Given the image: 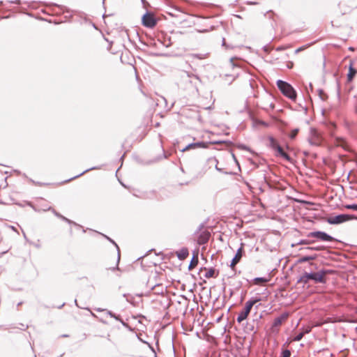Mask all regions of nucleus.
Wrapping results in <instances>:
<instances>
[{
	"instance_id": "obj_1",
	"label": "nucleus",
	"mask_w": 357,
	"mask_h": 357,
	"mask_svg": "<svg viewBox=\"0 0 357 357\" xmlns=\"http://www.w3.org/2000/svg\"><path fill=\"white\" fill-rule=\"evenodd\" d=\"M328 271L327 270H320L316 273H307L305 272L298 280V283H302L303 284H306L310 280H313L316 283H322L325 284L326 282V280L325 276L328 273Z\"/></svg>"
},
{
	"instance_id": "obj_2",
	"label": "nucleus",
	"mask_w": 357,
	"mask_h": 357,
	"mask_svg": "<svg viewBox=\"0 0 357 357\" xmlns=\"http://www.w3.org/2000/svg\"><path fill=\"white\" fill-rule=\"evenodd\" d=\"M277 86L284 96L292 100H296V92L290 84L279 79L277 81Z\"/></svg>"
},
{
	"instance_id": "obj_3",
	"label": "nucleus",
	"mask_w": 357,
	"mask_h": 357,
	"mask_svg": "<svg viewBox=\"0 0 357 357\" xmlns=\"http://www.w3.org/2000/svg\"><path fill=\"white\" fill-rule=\"evenodd\" d=\"M259 301L260 298H252L250 300L248 301L245 304L244 309L238 314L236 319L237 321L241 323L246 319L253 305Z\"/></svg>"
},
{
	"instance_id": "obj_4",
	"label": "nucleus",
	"mask_w": 357,
	"mask_h": 357,
	"mask_svg": "<svg viewBox=\"0 0 357 357\" xmlns=\"http://www.w3.org/2000/svg\"><path fill=\"white\" fill-rule=\"evenodd\" d=\"M268 146L272 149H273L274 151H275L277 152L276 155L280 156V157L285 159L286 160H288V161L290 160V157L289 156V155L284 151L282 148L278 144V142L275 140V139L273 137L269 136L268 137Z\"/></svg>"
},
{
	"instance_id": "obj_5",
	"label": "nucleus",
	"mask_w": 357,
	"mask_h": 357,
	"mask_svg": "<svg viewBox=\"0 0 357 357\" xmlns=\"http://www.w3.org/2000/svg\"><path fill=\"white\" fill-rule=\"evenodd\" d=\"M307 141L310 145L319 146H321L323 138L317 129L311 128L307 137Z\"/></svg>"
},
{
	"instance_id": "obj_6",
	"label": "nucleus",
	"mask_w": 357,
	"mask_h": 357,
	"mask_svg": "<svg viewBox=\"0 0 357 357\" xmlns=\"http://www.w3.org/2000/svg\"><path fill=\"white\" fill-rule=\"evenodd\" d=\"M354 219L357 218L354 215L340 214L328 218L327 222L331 225H338Z\"/></svg>"
},
{
	"instance_id": "obj_7",
	"label": "nucleus",
	"mask_w": 357,
	"mask_h": 357,
	"mask_svg": "<svg viewBox=\"0 0 357 357\" xmlns=\"http://www.w3.org/2000/svg\"><path fill=\"white\" fill-rule=\"evenodd\" d=\"M142 25L146 28H153L157 24V20L154 15L151 13H146L142 18Z\"/></svg>"
},
{
	"instance_id": "obj_8",
	"label": "nucleus",
	"mask_w": 357,
	"mask_h": 357,
	"mask_svg": "<svg viewBox=\"0 0 357 357\" xmlns=\"http://www.w3.org/2000/svg\"><path fill=\"white\" fill-rule=\"evenodd\" d=\"M307 238H316L321 241H326V242H331L334 240L333 237L328 235L326 232L321 231L310 232L307 234Z\"/></svg>"
},
{
	"instance_id": "obj_9",
	"label": "nucleus",
	"mask_w": 357,
	"mask_h": 357,
	"mask_svg": "<svg viewBox=\"0 0 357 357\" xmlns=\"http://www.w3.org/2000/svg\"><path fill=\"white\" fill-rule=\"evenodd\" d=\"M288 316V313H283L280 316L276 317L273 322L272 330L274 331L275 328L280 327L282 322L287 319Z\"/></svg>"
},
{
	"instance_id": "obj_10",
	"label": "nucleus",
	"mask_w": 357,
	"mask_h": 357,
	"mask_svg": "<svg viewBox=\"0 0 357 357\" xmlns=\"http://www.w3.org/2000/svg\"><path fill=\"white\" fill-rule=\"evenodd\" d=\"M243 244H241V247L237 250V252L234 256V257L232 259L230 264L231 268H234L241 260L242 255H243Z\"/></svg>"
},
{
	"instance_id": "obj_11",
	"label": "nucleus",
	"mask_w": 357,
	"mask_h": 357,
	"mask_svg": "<svg viewBox=\"0 0 357 357\" xmlns=\"http://www.w3.org/2000/svg\"><path fill=\"white\" fill-rule=\"evenodd\" d=\"M207 144L204 142H199L196 143H191L188 144L187 146H185L182 151H185L187 150H189L190 149H197V148H206Z\"/></svg>"
},
{
	"instance_id": "obj_12",
	"label": "nucleus",
	"mask_w": 357,
	"mask_h": 357,
	"mask_svg": "<svg viewBox=\"0 0 357 357\" xmlns=\"http://www.w3.org/2000/svg\"><path fill=\"white\" fill-rule=\"evenodd\" d=\"M356 70L354 68H353L352 64H350L349 73L347 74V79L349 82H351L353 79L354 77L356 74Z\"/></svg>"
},
{
	"instance_id": "obj_13",
	"label": "nucleus",
	"mask_w": 357,
	"mask_h": 357,
	"mask_svg": "<svg viewBox=\"0 0 357 357\" xmlns=\"http://www.w3.org/2000/svg\"><path fill=\"white\" fill-rule=\"evenodd\" d=\"M335 144L338 146H342L344 149L347 148V142L345 139L342 137H336L335 138Z\"/></svg>"
},
{
	"instance_id": "obj_14",
	"label": "nucleus",
	"mask_w": 357,
	"mask_h": 357,
	"mask_svg": "<svg viewBox=\"0 0 357 357\" xmlns=\"http://www.w3.org/2000/svg\"><path fill=\"white\" fill-rule=\"evenodd\" d=\"M188 255V250L187 248H182L178 253V257L181 259H184Z\"/></svg>"
},
{
	"instance_id": "obj_15",
	"label": "nucleus",
	"mask_w": 357,
	"mask_h": 357,
	"mask_svg": "<svg viewBox=\"0 0 357 357\" xmlns=\"http://www.w3.org/2000/svg\"><path fill=\"white\" fill-rule=\"evenodd\" d=\"M198 264L197 255H194L189 265V269L195 268Z\"/></svg>"
},
{
	"instance_id": "obj_16",
	"label": "nucleus",
	"mask_w": 357,
	"mask_h": 357,
	"mask_svg": "<svg viewBox=\"0 0 357 357\" xmlns=\"http://www.w3.org/2000/svg\"><path fill=\"white\" fill-rule=\"evenodd\" d=\"M316 257H317L316 255L305 256V257H303L300 258L298 261L301 262V263L306 262V261H310V260H313V259H316Z\"/></svg>"
},
{
	"instance_id": "obj_17",
	"label": "nucleus",
	"mask_w": 357,
	"mask_h": 357,
	"mask_svg": "<svg viewBox=\"0 0 357 357\" xmlns=\"http://www.w3.org/2000/svg\"><path fill=\"white\" fill-rule=\"evenodd\" d=\"M310 331V330H306L305 332L299 333L294 337L293 340L296 342L300 341L304 336L305 333H308Z\"/></svg>"
},
{
	"instance_id": "obj_18",
	"label": "nucleus",
	"mask_w": 357,
	"mask_h": 357,
	"mask_svg": "<svg viewBox=\"0 0 357 357\" xmlns=\"http://www.w3.org/2000/svg\"><path fill=\"white\" fill-rule=\"evenodd\" d=\"M254 284H259V283H266L268 282V279L266 278H255L254 279Z\"/></svg>"
},
{
	"instance_id": "obj_19",
	"label": "nucleus",
	"mask_w": 357,
	"mask_h": 357,
	"mask_svg": "<svg viewBox=\"0 0 357 357\" xmlns=\"http://www.w3.org/2000/svg\"><path fill=\"white\" fill-rule=\"evenodd\" d=\"M214 275H215V270L213 269V268H211L210 270H208L206 274H205V277L206 278H213L214 277Z\"/></svg>"
},
{
	"instance_id": "obj_20",
	"label": "nucleus",
	"mask_w": 357,
	"mask_h": 357,
	"mask_svg": "<svg viewBox=\"0 0 357 357\" xmlns=\"http://www.w3.org/2000/svg\"><path fill=\"white\" fill-rule=\"evenodd\" d=\"M107 311V314L108 315H109L111 317H113L115 319L118 320V321H122V320L121 319V318L119 317V316H117L115 314H114L111 311H109V310H106Z\"/></svg>"
},
{
	"instance_id": "obj_21",
	"label": "nucleus",
	"mask_w": 357,
	"mask_h": 357,
	"mask_svg": "<svg viewBox=\"0 0 357 357\" xmlns=\"http://www.w3.org/2000/svg\"><path fill=\"white\" fill-rule=\"evenodd\" d=\"M344 207L347 209L357 211V204H346L344 206Z\"/></svg>"
},
{
	"instance_id": "obj_22",
	"label": "nucleus",
	"mask_w": 357,
	"mask_h": 357,
	"mask_svg": "<svg viewBox=\"0 0 357 357\" xmlns=\"http://www.w3.org/2000/svg\"><path fill=\"white\" fill-rule=\"evenodd\" d=\"M298 132V128L294 129L289 135L290 138L294 139L296 137V136L297 135Z\"/></svg>"
},
{
	"instance_id": "obj_23",
	"label": "nucleus",
	"mask_w": 357,
	"mask_h": 357,
	"mask_svg": "<svg viewBox=\"0 0 357 357\" xmlns=\"http://www.w3.org/2000/svg\"><path fill=\"white\" fill-rule=\"evenodd\" d=\"M54 214H55L57 217H59V218H61L62 220H65L66 222H68V223H71V221H70L69 219L66 218V217H64V216L61 215V214H59V213H56V212H55L54 211Z\"/></svg>"
},
{
	"instance_id": "obj_24",
	"label": "nucleus",
	"mask_w": 357,
	"mask_h": 357,
	"mask_svg": "<svg viewBox=\"0 0 357 357\" xmlns=\"http://www.w3.org/2000/svg\"><path fill=\"white\" fill-rule=\"evenodd\" d=\"M314 241H310L309 239H303V240H301L299 243V244L301 245H309V244H311Z\"/></svg>"
},
{
	"instance_id": "obj_25",
	"label": "nucleus",
	"mask_w": 357,
	"mask_h": 357,
	"mask_svg": "<svg viewBox=\"0 0 357 357\" xmlns=\"http://www.w3.org/2000/svg\"><path fill=\"white\" fill-rule=\"evenodd\" d=\"M107 238L110 242H112L113 244H114V245H115V246L117 248V249H118V259H117V260H118V262H119V260H120V251H119V248L118 245H116V243L113 240H112V239H111L110 238H109V237H107Z\"/></svg>"
},
{
	"instance_id": "obj_26",
	"label": "nucleus",
	"mask_w": 357,
	"mask_h": 357,
	"mask_svg": "<svg viewBox=\"0 0 357 357\" xmlns=\"http://www.w3.org/2000/svg\"><path fill=\"white\" fill-rule=\"evenodd\" d=\"M290 356L291 352L288 349L284 350L282 353V357H290Z\"/></svg>"
},
{
	"instance_id": "obj_27",
	"label": "nucleus",
	"mask_w": 357,
	"mask_h": 357,
	"mask_svg": "<svg viewBox=\"0 0 357 357\" xmlns=\"http://www.w3.org/2000/svg\"><path fill=\"white\" fill-rule=\"evenodd\" d=\"M193 56H194V57H196V58H198V59H203V57H202V56H199V55H198V54H193Z\"/></svg>"
},
{
	"instance_id": "obj_28",
	"label": "nucleus",
	"mask_w": 357,
	"mask_h": 357,
	"mask_svg": "<svg viewBox=\"0 0 357 357\" xmlns=\"http://www.w3.org/2000/svg\"><path fill=\"white\" fill-rule=\"evenodd\" d=\"M307 249H309V250H319V248H318L309 247V248H307Z\"/></svg>"
},
{
	"instance_id": "obj_29",
	"label": "nucleus",
	"mask_w": 357,
	"mask_h": 357,
	"mask_svg": "<svg viewBox=\"0 0 357 357\" xmlns=\"http://www.w3.org/2000/svg\"><path fill=\"white\" fill-rule=\"evenodd\" d=\"M89 170V169H86V170H85L84 172H83L82 173H81V174H79V176L83 175L85 172H88ZM78 176H79V175H78ZM75 178H76V176H75Z\"/></svg>"
},
{
	"instance_id": "obj_30",
	"label": "nucleus",
	"mask_w": 357,
	"mask_h": 357,
	"mask_svg": "<svg viewBox=\"0 0 357 357\" xmlns=\"http://www.w3.org/2000/svg\"><path fill=\"white\" fill-rule=\"evenodd\" d=\"M222 44L223 46L225 45V38H222Z\"/></svg>"
},
{
	"instance_id": "obj_31",
	"label": "nucleus",
	"mask_w": 357,
	"mask_h": 357,
	"mask_svg": "<svg viewBox=\"0 0 357 357\" xmlns=\"http://www.w3.org/2000/svg\"><path fill=\"white\" fill-rule=\"evenodd\" d=\"M303 49V48L301 47V48H299V49L296 50V52H298L299 51L302 50Z\"/></svg>"
},
{
	"instance_id": "obj_32",
	"label": "nucleus",
	"mask_w": 357,
	"mask_h": 357,
	"mask_svg": "<svg viewBox=\"0 0 357 357\" xmlns=\"http://www.w3.org/2000/svg\"><path fill=\"white\" fill-rule=\"evenodd\" d=\"M105 310H102V309H100V308L97 309V311H98V312L105 311Z\"/></svg>"
}]
</instances>
